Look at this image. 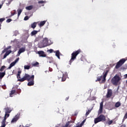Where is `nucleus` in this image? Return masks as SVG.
<instances>
[{
	"mask_svg": "<svg viewBox=\"0 0 127 127\" xmlns=\"http://www.w3.org/2000/svg\"><path fill=\"white\" fill-rule=\"evenodd\" d=\"M31 78V76L27 73H25L23 78L18 79L19 82H24V81H28L29 82L30 81V78Z\"/></svg>",
	"mask_w": 127,
	"mask_h": 127,
	"instance_id": "7ed1b4c3",
	"label": "nucleus"
},
{
	"mask_svg": "<svg viewBox=\"0 0 127 127\" xmlns=\"http://www.w3.org/2000/svg\"><path fill=\"white\" fill-rule=\"evenodd\" d=\"M48 62H49V63H53V62H54V61H53V60L49 59V60H48Z\"/></svg>",
	"mask_w": 127,
	"mask_h": 127,
	"instance_id": "c9c22d12",
	"label": "nucleus"
},
{
	"mask_svg": "<svg viewBox=\"0 0 127 127\" xmlns=\"http://www.w3.org/2000/svg\"><path fill=\"white\" fill-rule=\"evenodd\" d=\"M18 74H19V75H20V74H21V71H18Z\"/></svg>",
	"mask_w": 127,
	"mask_h": 127,
	"instance_id": "13d9d810",
	"label": "nucleus"
},
{
	"mask_svg": "<svg viewBox=\"0 0 127 127\" xmlns=\"http://www.w3.org/2000/svg\"><path fill=\"white\" fill-rule=\"evenodd\" d=\"M108 73H109V70H106L103 76L101 75L100 77H97L96 81H98V82H100L101 80H102V82H105V81H106V77H107Z\"/></svg>",
	"mask_w": 127,
	"mask_h": 127,
	"instance_id": "20e7f679",
	"label": "nucleus"
},
{
	"mask_svg": "<svg viewBox=\"0 0 127 127\" xmlns=\"http://www.w3.org/2000/svg\"><path fill=\"white\" fill-rule=\"evenodd\" d=\"M15 64H16L14 62H13L12 63H11L10 64V65H9V67H8V69H10V68H11L12 67H13V66H14V65H15Z\"/></svg>",
	"mask_w": 127,
	"mask_h": 127,
	"instance_id": "a878e982",
	"label": "nucleus"
},
{
	"mask_svg": "<svg viewBox=\"0 0 127 127\" xmlns=\"http://www.w3.org/2000/svg\"><path fill=\"white\" fill-rule=\"evenodd\" d=\"M16 91L15 90H11L9 95L10 96H12V95H14V94H15Z\"/></svg>",
	"mask_w": 127,
	"mask_h": 127,
	"instance_id": "473e14b6",
	"label": "nucleus"
},
{
	"mask_svg": "<svg viewBox=\"0 0 127 127\" xmlns=\"http://www.w3.org/2000/svg\"><path fill=\"white\" fill-rule=\"evenodd\" d=\"M62 75H63V74H62V73H61L58 75V77L59 79H60L62 78Z\"/></svg>",
	"mask_w": 127,
	"mask_h": 127,
	"instance_id": "72a5a7b5",
	"label": "nucleus"
},
{
	"mask_svg": "<svg viewBox=\"0 0 127 127\" xmlns=\"http://www.w3.org/2000/svg\"><path fill=\"white\" fill-rule=\"evenodd\" d=\"M120 127H126V125H122L120 126Z\"/></svg>",
	"mask_w": 127,
	"mask_h": 127,
	"instance_id": "6e6d98bb",
	"label": "nucleus"
},
{
	"mask_svg": "<svg viewBox=\"0 0 127 127\" xmlns=\"http://www.w3.org/2000/svg\"><path fill=\"white\" fill-rule=\"evenodd\" d=\"M104 105V101H102L100 103V108L98 111V114L100 115V114H102L103 113V107Z\"/></svg>",
	"mask_w": 127,
	"mask_h": 127,
	"instance_id": "1a4fd4ad",
	"label": "nucleus"
},
{
	"mask_svg": "<svg viewBox=\"0 0 127 127\" xmlns=\"http://www.w3.org/2000/svg\"><path fill=\"white\" fill-rule=\"evenodd\" d=\"M43 47H46V46H48V39L47 38H45L43 40Z\"/></svg>",
	"mask_w": 127,
	"mask_h": 127,
	"instance_id": "6e6552de",
	"label": "nucleus"
},
{
	"mask_svg": "<svg viewBox=\"0 0 127 127\" xmlns=\"http://www.w3.org/2000/svg\"><path fill=\"white\" fill-rule=\"evenodd\" d=\"M122 78H120V75L118 74H116L115 76H114L111 79V83L114 86H118L119 84V82L121 81Z\"/></svg>",
	"mask_w": 127,
	"mask_h": 127,
	"instance_id": "f03ea898",
	"label": "nucleus"
},
{
	"mask_svg": "<svg viewBox=\"0 0 127 127\" xmlns=\"http://www.w3.org/2000/svg\"><path fill=\"white\" fill-rule=\"evenodd\" d=\"M101 121L100 120L99 117H97L94 119V124H98V123H100Z\"/></svg>",
	"mask_w": 127,
	"mask_h": 127,
	"instance_id": "6ab92c4d",
	"label": "nucleus"
},
{
	"mask_svg": "<svg viewBox=\"0 0 127 127\" xmlns=\"http://www.w3.org/2000/svg\"><path fill=\"white\" fill-rule=\"evenodd\" d=\"M10 48H11V46H8L7 48H5V49H6V50L7 51V50H8V49H10Z\"/></svg>",
	"mask_w": 127,
	"mask_h": 127,
	"instance_id": "a19ab883",
	"label": "nucleus"
},
{
	"mask_svg": "<svg viewBox=\"0 0 127 127\" xmlns=\"http://www.w3.org/2000/svg\"><path fill=\"white\" fill-rule=\"evenodd\" d=\"M91 112H92V109L90 110H88L86 114H85V116L87 117L88 115H90V113H91Z\"/></svg>",
	"mask_w": 127,
	"mask_h": 127,
	"instance_id": "2f4dec72",
	"label": "nucleus"
},
{
	"mask_svg": "<svg viewBox=\"0 0 127 127\" xmlns=\"http://www.w3.org/2000/svg\"><path fill=\"white\" fill-rule=\"evenodd\" d=\"M28 19H29L28 16H26L24 18V20H28Z\"/></svg>",
	"mask_w": 127,
	"mask_h": 127,
	"instance_id": "f704fd0d",
	"label": "nucleus"
},
{
	"mask_svg": "<svg viewBox=\"0 0 127 127\" xmlns=\"http://www.w3.org/2000/svg\"><path fill=\"white\" fill-rule=\"evenodd\" d=\"M78 113H79V111H76L75 112L74 114L73 115V116H77Z\"/></svg>",
	"mask_w": 127,
	"mask_h": 127,
	"instance_id": "4c0bfd02",
	"label": "nucleus"
},
{
	"mask_svg": "<svg viewBox=\"0 0 127 127\" xmlns=\"http://www.w3.org/2000/svg\"><path fill=\"white\" fill-rule=\"evenodd\" d=\"M1 127H5V123H1Z\"/></svg>",
	"mask_w": 127,
	"mask_h": 127,
	"instance_id": "ea45409f",
	"label": "nucleus"
},
{
	"mask_svg": "<svg viewBox=\"0 0 127 127\" xmlns=\"http://www.w3.org/2000/svg\"><path fill=\"white\" fill-rule=\"evenodd\" d=\"M46 23V21H42L39 24V26H43Z\"/></svg>",
	"mask_w": 127,
	"mask_h": 127,
	"instance_id": "5701e85b",
	"label": "nucleus"
},
{
	"mask_svg": "<svg viewBox=\"0 0 127 127\" xmlns=\"http://www.w3.org/2000/svg\"><path fill=\"white\" fill-rule=\"evenodd\" d=\"M6 49H4L2 51V54L4 53L5 52H6Z\"/></svg>",
	"mask_w": 127,
	"mask_h": 127,
	"instance_id": "8fccbe9b",
	"label": "nucleus"
},
{
	"mask_svg": "<svg viewBox=\"0 0 127 127\" xmlns=\"http://www.w3.org/2000/svg\"><path fill=\"white\" fill-rule=\"evenodd\" d=\"M38 54L40 57H46V54L43 51H40L38 52Z\"/></svg>",
	"mask_w": 127,
	"mask_h": 127,
	"instance_id": "9d476101",
	"label": "nucleus"
},
{
	"mask_svg": "<svg viewBox=\"0 0 127 127\" xmlns=\"http://www.w3.org/2000/svg\"><path fill=\"white\" fill-rule=\"evenodd\" d=\"M53 50H52V49H50V50H48V51H47V52H49L50 53H53Z\"/></svg>",
	"mask_w": 127,
	"mask_h": 127,
	"instance_id": "e433bc0d",
	"label": "nucleus"
},
{
	"mask_svg": "<svg viewBox=\"0 0 127 127\" xmlns=\"http://www.w3.org/2000/svg\"><path fill=\"white\" fill-rule=\"evenodd\" d=\"M127 118H125V116L124 117V118L123 119L122 123H124L126 120H127Z\"/></svg>",
	"mask_w": 127,
	"mask_h": 127,
	"instance_id": "603ef678",
	"label": "nucleus"
},
{
	"mask_svg": "<svg viewBox=\"0 0 127 127\" xmlns=\"http://www.w3.org/2000/svg\"><path fill=\"white\" fill-rule=\"evenodd\" d=\"M98 117L100 122H106V116L105 115L101 114Z\"/></svg>",
	"mask_w": 127,
	"mask_h": 127,
	"instance_id": "9b49d317",
	"label": "nucleus"
},
{
	"mask_svg": "<svg viewBox=\"0 0 127 127\" xmlns=\"http://www.w3.org/2000/svg\"><path fill=\"white\" fill-rule=\"evenodd\" d=\"M44 1H38V3H41V4H42V3H44Z\"/></svg>",
	"mask_w": 127,
	"mask_h": 127,
	"instance_id": "09e8293b",
	"label": "nucleus"
},
{
	"mask_svg": "<svg viewBox=\"0 0 127 127\" xmlns=\"http://www.w3.org/2000/svg\"><path fill=\"white\" fill-rule=\"evenodd\" d=\"M56 56L58 57V59H60V52L59 51V50L56 51Z\"/></svg>",
	"mask_w": 127,
	"mask_h": 127,
	"instance_id": "f3484780",
	"label": "nucleus"
},
{
	"mask_svg": "<svg viewBox=\"0 0 127 127\" xmlns=\"http://www.w3.org/2000/svg\"><path fill=\"white\" fill-rule=\"evenodd\" d=\"M5 20V18H0V30L1 29V23H2L3 21Z\"/></svg>",
	"mask_w": 127,
	"mask_h": 127,
	"instance_id": "dca6fc26",
	"label": "nucleus"
},
{
	"mask_svg": "<svg viewBox=\"0 0 127 127\" xmlns=\"http://www.w3.org/2000/svg\"><path fill=\"white\" fill-rule=\"evenodd\" d=\"M17 79H20V74H17Z\"/></svg>",
	"mask_w": 127,
	"mask_h": 127,
	"instance_id": "49530a36",
	"label": "nucleus"
},
{
	"mask_svg": "<svg viewBox=\"0 0 127 127\" xmlns=\"http://www.w3.org/2000/svg\"><path fill=\"white\" fill-rule=\"evenodd\" d=\"M30 81L27 83V85L29 86H33L34 85V75H31Z\"/></svg>",
	"mask_w": 127,
	"mask_h": 127,
	"instance_id": "423d86ee",
	"label": "nucleus"
},
{
	"mask_svg": "<svg viewBox=\"0 0 127 127\" xmlns=\"http://www.w3.org/2000/svg\"><path fill=\"white\" fill-rule=\"evenodd\" d=\"M5 68H6V67L5 65L2 66L0 68V72H2V71L5 69Z\"/></svg>",
	"mask_w": 127,
	"mask_h": 127,
	"instance_id": "7c9ffc66",
	"label": "nucleus"
},
{
	"mask_svg": "<svg viewBox=\"0 0 127 127\" xmlns=\"http://www.w3.org/2000/svg\"><path fill=\"white\" fill-rule=\"evenodd\" d=\"M7 117H6L4 116V118L3 120H4V121H5V120H6V119H7Z\"/></svg>",
	"mask_w": 127,
	"mask_h": 127,
	"instance_id": "4d7b16f0",
	"label": "nucleus"
},
{
	"mask_svg": "<svg viewBox=\"0 0 127 127\" xmlns=\"http://www.w3.org/2000/svg\"><path fill=\"white\" fill-rule=\"evenodd\" d=\"M113 95V90L112 89H108L107 93L106 94V98H111Z\"/></svg>",
	"mask_w": 127,
	"mask_h": 127,
	"instance_id": "0eeeda50",
	"label": "nucleus"
},
{
	"mask_svg": "<svg viewBox=\"0 0 127 127\" xmlns=\"http://www.w3.org/2000/svg\"><path fill=\"white\" fill-rule=\"evenodd\" d=\"M18 119H19V115H16L14 118L12 120L11 123H15V122H17L18 120Z\"/></svg>",
	"mask_w": 127,
	"mask_h": 127,
	"instance_id": "ddd939ff",
	"label": "nucleus"
},
{
	"mask_svg": "<svg viewBox=\"0 0 127 127\" xmlns=\"http://www.w3.org/2000/svg\"><path fill=\"white\" fill-rule=\"evenodd\" d=\"M15 91H16V94H18V95H19V94L21 93V89L19 88H17V90Z\"/></svg>",
	"mask_w": 127,
	"mask_h": 127,
	"instance_id": "c85d7f7f",
	"label": "nucleus"
},
{
	"mask_svg": "<svg viewBox=\"0 0 127 127\" xmlns=\"http://www.w3.org/2000/svg\"><path fill=\"white\" fill-rule=\"evenodd\" d=\"M17 12H18V17H19V15H20V14H21V12H22V10L18 9Z\"/></svg>",
	"mask_w": 127,
	"mask_h": 127,
	"instance_id": "c756f323",
	"label": "nucleus"
},
{
	"mask_svg": "<svg viewBox=\"0 0 127 127\" xmlns=\"http://www.w3.org/2000/svg\"><path fill=\"white\" fill-rule=\"evenodd\" d=\"M25 51V47L21 48L19 49V50L18 52V54L19 55H20V54H21V53H23V52H24Z\"/></svg>",
	"mask_w": 127,
	"mask_h": 127,
	"instance_id": "2eb2a0df",
	"label": "nucleus"
},
{
	"mask_svg": "<svg viewBox=\"0 0 127 127\" xmlns=\"http://www.w3.org/2000/svg\"><path fill=\"white\" fill-rule=\"evenodd\" d=\"M29 127L28 126H26V127Z\"/></svg>",
	"mask_w": 127,
	"mask_h": 127,
	"instance_id": "680f3d73",
	"label": "nucleus"
},
{
	"mask_svg": "<svg viewBox=\"0 0 127 127\" xmlns=\"http://www.w3.org/2000/svg\"><path fill=\"white\" fill-rule=\"evenodd\" d=\"M62 82H64V81H66V76L64 75V74H62Z\"/></svg>",
	"mask_w": 127,
	"mask_h": 127,
	"instance_id": "4be33fe9",
	"label": "nucleus"
},
{
	"mask_svg": "<svg viewBox=\"0 0 127 127\" xmlns=\"http://www.w3.org/2000/svg\"><path fill=\"white\" fill-rule=\"evenodd\" d=\"M37 32H38V31L36 30H34L32 32H31V34L32 36H33V35H35V34H37Z\"/></svg>",
	"mask_w": 127,
	"mask_h": 127,
	"instance_id": "393cba45",
	"label": "nucleus"
},
{
	"mask_svg": "<svg viewBox=\"0 0 127 127\" xmlns=\"http://www.w3.org/2000/svg\"><path fill=\"white\" fill-rule=\"evenodd\" d=\"M85 122H86V120H83L82 123L80 124V125H82V126L83 125H84V123H85Z\"/></svg>",
	"mask_w": 127,
	"mask_h": 127,
	"instance_id": "3c124183",
	"label": "nucleus"
},
{
	"mask_svg": "<svg viewBox=\"0 0 127 127\" xmlns=\"http://www.w3.org/2000/svg\"><path fill=\"white\" fill-rule=\"evenodd\" d=\"M31 27L34 29V28L36 27V22H34L33 23H32L31 25Z\"/></svg>",
	"mask_w": 127,
	"mask_h": 127,
	"instance_id": "bb28decb",
	"label": "nucleus"
},
{
	"mask_svg": "<svg viewBox=\"0 0 127 127\" xmlns=\"http://www.w3.org/2000/svg\"><path fill=\"white\" fill-rule=\"evenodd\" d=\"M2 88L4 90H5V89H6V86L5 85H4L2 86Z\"/></svg>",
	"mask_w": 127,
	"mask_h": 127,
	"instance_id": "c03bdc74",
	"label": "nucleus"
},
{
	"mask_svg": "<svg viewBox=\"0 0 127 127\" xmlns=\"http://www.w3.org/2000/svg\"><path fill=\"white\" fill-rule=\"evenodd\" d=\"M4 116L6 118H8V117H9V114L8 113H5Z\"/></svg>",
	"mask_w": 127,
	"mask_h": 127,
	"instance_id": "37998d69",
	"label": "nucleus"
},
{
	"mask_svg": "<svg viewBox=\"0 0 127 127\" xmlns=\"http://www.w3.org/2000/svg\"><path fill=\"white\" fill-rule=\"evenodd\" d=\"M121 102H118L115 104V108H119V107H121Z\"/></svg>",
	"mask_w": 127,
	"mask_h": 127,
	"instance_id": "aec40b11",
	"label": "nucleus"
},
{
	"mask_svg": "<svg viewBox=\"0 0 127 127\" xmlns=\"http://www.w3.org/2000/svg\"><path fill=\"white\" fill-rule=\"evenodd\" d=\"M12 52V51H11V50L6 51L5 54L3 56V59L6 58V57L8 56V55H9V54H10V53H11Z\"/></svg>",
	"mask_w": 127,
	"mask_h": 127,
	"instance_id": "4468645a",
	"label": "nucleus"
},
{
	"mask_svg": "<svg viewBox=\"0 0 127 127\" xmlns=\"http://www.w3.org/2000/svg\"><path fill=\"white\" fill-rule=\"evenodd\" d=\"M12 20H11V19H8L6 20V22L9 23L10 22V21H11Z\"/></svg>",
	"mask_w": 127,
	"mask_h": 127,
	"instance_id": "a18cd8bd",
	"label": "nucleus"
},
{
	"mask_svg": "<svg viewBox=\"0 0 127 127\" xmlns=\"http://www.w3.org/2000/svg\"><path fill=\"white\" fill-rule=\"evenodd\" d=\"M2 123H4V124H5V121L3 120L2 122Z\"/></svg>",
	"mask_w": 127,
	"mask_h": 127,
	"instance_id": "bf43d9fd",
	"label": "nucleus"
},
{
	"mask_svg": "<svg viewBox=\"0 0 127 127\" xmlns=\"http://www.w3.org/2000/svg\"><path fill=\"white\" fill-rule=\"evenodd\" d=\"M4 110L5 111V114H10V113H11V111H12L11 108L10 107H6Z\"/></svg>",
	"mask_w": 127,
	"mask_h": 127,
	"instance_id": "f8f14e48",
	"label": "nucleus"
},
{
	"mask_svg": "<svg viewBox=\"0 0 127 127\" xmlns=\"http://www.w3.org/2000/svg\"><path fill=\"white\" fill-rule=\"evenodd\" d=\"M16 13V12H14L13 13H11V15L10 16H13V15H14V14H15Z\"/></svg>",
	"mask_w": 127,
	"mask_h": 127,
	"instance_id": "79ce46f5",
	"label": "nucleus"
},
{
	"mask_svg": "<svg viewBox=\"0 0 127 127\" xmlns=\"http://www.w3.org/2000/svg\"><path fill=\"white\" fill-rule=\"evenodd\" d=\"M65 101H68V100H69V96L66 97V98H65Z\"/></svg>",
	"mask_w": 127,
	"mask_h": 127,
	"instance_id": "5fc2aeb1",
	"label": "nucleus"
},
{
	"mask_svg": "<svg viewBox=\"0 0 127 127\" xmlns=\"http://www.w3.org/2000/svg\"><path fill=\"white\" fill-rule=\"evenodd\" d=\"M5 75V70H4V71L3 72H0V79H1L3 77H4Z\"/></svg>",
	"mask_w": 127,
	"mask_h": 127,
	"instance_id": "a211bd4d",
	"label": "nucleus"
},
{
	"mask_svg": "<svg viewBox=\"0 0 127 127\" xmlns=\"http://www.w3.org/2000/svg\"><path fill=\"white\" fill-rule=\"evenodd\" d=\"M38 65H39V63H38L37 62L32 64V66H33V67H37V66H38Z\"/></svg>",
	"mask_w": 127,
	"mask_h": 127,
	"instance_id": "b1692460",
	"label": "nucleus"
},
{
	"mask_svg": "<svg viewBox=\"0 0 127 127\" xmlns=\"http://www.w3.org/2000/svg\"><path fill=\"white\" fill-rule=\"evenodd\" d=\"M18 60H19V58L16 59L14 61V62L15 64H16V63L18 61Z\"/></svg>",
	"mask_w": 127,
	"mask_h": 127,
	"instance_id": "de8ad7c7",
	"label": "nucleus"
},
{
	"mask_svg": "<svg viewBox=\"0 0 127 127\" xmlns=\"http://www.w3.org/2000/svg\"><path fill=\"white\" fill-rule=\"evenodd\" d=\"M124 78H125V79H127V74H126L124 75Z\"/></svg>",
	"mask_w": 127,
	"mask_h": 127,
	"instance_id": "864d4df0",
	"label": "nucleus"
},
{
	"mask_svg": "<svg viewBox=\"0 0 127 127\" xmlns=\"http://www.w3.org/2000/svg\"><path fill=\"white\" fill-rule=\"evenodd\" d=\"M81 52L82 50H81V49H78V50L73 52L71 54V59L69 61V65H71L72 64V63H73L75 59L77 58V56L79 55V54H80V53H81Z\"/></svg>",
	"mask_w": 127,
	"mask_h": 127,
	"instance_id": "f257e3e1",
	"label": "nucleus"
},
{
	"mask_svg": "<svg viewBox=\"0 0 127 127\" xmlns=\"http://www.w3.org/2000/svg\"><path fill=\"white\" fill-rule=\"evenodd\" d=\"M0 119H1V117L0 116Z\"/></svg>",
	"mask_w": 127,
	"mask_h": 127,
	"instance_id": "e2e57ef3",
	"label": "nucleus"
},
{
	"mask_svg": "<svg viewBox=\"0 0 127 127\" xmlns=\"http://www.w3.org/2000/svg\"><path fill=\"white\" fill-rule=\"evenodd\" d=\"M24 68L25 70H29V69H30V65H25Z\"/></svg>",
	"mask_w": 127,
	"mask_h": 127,
	"instance_id": "cd10ccee",
	"label": "nucleus"
},
{
	"mask_svg": "<svg viewBox=\"0 0 127 127\" xmlns=\"http://www.w3.org/2000/svg\"><path fill=\"white\" fill-rule=\"evenodd\" d=\"M1 8V5H0V9Z\"/></svg>",
	"mask_w": 127,
	"mask_h": 127,
	"instance_id": "052dcab7",
	"label": "nucleus"
},
{
	"mask_svg": "<svg viewBox=\"0 0 127 127\" xmlns=\"http://www.w3.org/2000/svg\"><path fill=\"white\" fill-rule=\"evenodd\" d=\"M108 125H110L113 124V120L109 121L108 123Z\"/></svg>",
	"mask_w": 127,
	"mask_h": 127,
	"instance_id": "58836bf2",
	"label": "nucleus"
},
{
	"mask_svg": "<svg viewBox=\"0 0 127 127\" xmlns=\"http://www.w3.org/2000/svg\"><path fill=\"white\" fill-rule=\"evenodd\" d=\"M32 8H33V5H30L26 7V9H27V10H31Z\"/></svg>",
	"mask_w": 127,
	"mask_h": 127,
	"instance_id": "412c9836",
	"label": "nucleus"
},
{
	"mask_svg": "<svg viewBox=\"0 0 127 127\" xmlns=\"http://www.w3.org/2000/svg\"><path fill=\"white\" fill-rule=\"evenodd\" d=\"M127 61V60L125 59H122L120 60L117 64L115 66L116 69H119L121 66H123V64Z\"/></svg>",
	"mask_w": 127,
	"mask_h": 127,
	"instance_id": "39448f33",
	"label": "nucleus"
}]
</instances>
